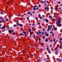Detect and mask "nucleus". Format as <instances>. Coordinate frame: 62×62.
I'll return each mask as SVG.
<instances>
[{
    "instance_id": "nucleus-1",
    "label": "nucleus",
    "mask_w": 62,
    "mask_h": 62,
    "mask_svg": "<svg viewBox=\"0 0 62 62\" xmlns=\"http://www.w3.org/2000/svg\"><path fill=\"white\" fill-rule=\"evenodd\" d=\"M60 23H61V21H60V20H58L56 22V24H60Z\"/></svg>"
},
{
    "instance_id": "nucleus-2",
    "label": "nucleus",
    "mask_w": 62,
    "mask_h": 62,
    "mask_svg": "<svg viewBox=\"0 0 62 62\" xmlns=\"http://www.w3.org/2000/svg\"><path fill=\"white\" fill-rule=\"evenodd\" d=\"M14 32V31H13V30L12 29L11 30H10V31H9L8 32L9 33H11V32Z\"/></svg>"
},
{
    "instance_id": "nucleus-3",
    "label": "nucleus",
    "mask_w": 62,
    "mask_h": 62,
    "mask_svg": "<svg viewBox=\"0 0 62 62\" xmlns=\"http://www.w3.org/2000/svg\"><path fill=\"white\" fill-rule=\"evenodd\" d=\"M17 25H20L21 27H22V26H23V25L22 24H20L18 23L17 24Z\"/></svg>"
},
{
    "instance_id": "nucleus-4",
    "label": "nucleus",
    "mask_w": 62,
    "mask_h": 62,
    "mask_svg": "<svg viewBox=\"0 0 62 62\" xmlns=\"http://www.w3.org/2000/svg\"><path fill=\"white\" fill-rule=\"evenodd\" d=\"M23 33L24 34H25V36H27V35L26 34V33H25V31H24L23 32Z\"/></svg>"
},
{
    "instance_id": "nucleus-5",
    "label": "nucleus",
    "mask_w": 62,
    "mask_h": 62,
    "mask_svg": "<svg viewBox=\"0 0 62 62\" xmlns=\"http://www.w3.org/2000/svg\"><path fill=\"white\" fill-rule=\"evenodd\" d=\"M5 28H6V26L5 25H3L2 26V29H4Z\"/></svg>"
},
{
    "instance_id": "nucleus-6",
    "label": "nucleus",
    "mask_w": 62,
    "mask_h": 62,
    "mask_svg": "<svg viewBox=\"0 0 62 62\" xmlns=\"http://www.w3.org/2000/svg\"><path fill=\"white\" fill-rule=\"evenodd\" d=\"M45 20L46 21V23H48L49 22V21L48 20V19H45Z\"/></svg>"
},
{
    "instance_id": "nucleus-7",
    "label": "nucleus",
    "mask_w": 62,
    "mask_h": 62,
    "mask_svg": "<svg viewBox=\"0 0 62 62\" xmlns=\"http://www.w3.org/2000/svg\"><path fill=\"white\" fill-rule=\"evenodd\" d=\"M28 31L29 32H30L31 31V29H29L28 30Z\"/></svg>"
},
{
    "instance_id": "nucleus-8",
    "label": "nucleus",
    "mask_w": 62,
    "mask_h": 62,
    "mask_svg": "<svg viewBox=\"0 0 62 62\" xmlns=\"http://www.w3.org/2000/svg\"><path fill=\"white\" fill-rule=\"evenodd\" d=\"M60 40H61L60 41H59V43H62V41L61 40H62V39H60Z\"/></svg>"
},
{
    "instance_id": "nucleus-9",
    "label": "nucleus",
    "mask_w": 62,
    "mask_h": 62,
    "mask_svg": "<svg viewBox=\"0 0 62 62\" xmlns=\"http://www.w3.org/2000/svg\"><path fill=\"white\" fill-rule=\"evenodd\" d=\"M13 26H14V27H17V25L16 24H15L13 25Z\"/></svg>"
},
{
    "instance_id": "nucleus-10",
    "label": "nucleus",
    "mask_w": 62,
    "mask_h": 62,
    "mask_svg": "<svg viewBox=\"0 0 62 62\" xmlns=\"http://www.w3.org/2000/svg\"><path fill=\"white\" fill-rule=\"evenodd\" d=\"M30 13H31L30 11H28L27 13V14L28 15L29 14L30 15Z\"/></svg>"
},
{
    "instance_id": "nucleus-11",
    "label": "nucleus",
    "mask_w": 62,
    "mask_h": 62,
    "mask_svg": "<svg viewBox=\"0 0 62 62\" xmlns=\"http://www.w3.org/2000/svg\"><path fill=\"white\" fill-rule=\"evenodd\" d=\"M47 33H47V32L46 31H45L44 32V34H45V35L47 34Z\"/></svg>"
},
{
    "instance_id": "nucleus-12",
    "label": "nucleus",
    "mask_w": 62,
    "mask_h": 62,
    "mask_svg": "<svg viewBox=\"0 0 62 62\" xmlns=\"http://www.w3.org/2000/svg\"><path fill=\"white\" fill-rule=\"evenodd\" d=\"M59 24V27H61V24Z\"/></svg>"
},
{
    "instance_id": "nucleus-13",
    "label": "nucleus",
    "mask_w": 62,
    "mask_h": 62,
    "mask_svg": "<svg viewBox=\"0 0 62 62\" xmlns=\"http://www.w3.org/2000/svg\"><path fill=\"white\" fill-rule=\"evenodd\" d=\"M48 53H49V54H51V52H50V50H48Z\"/></svg>"
},
{
    "instance_id": "nucleus-14",
    "label": "nucleus",
    "mask_w": 62,
    "mask_h": 62,
    "mask_svg": "<svg viewBox=\"0 0 62 62\" xmlns=\"http://www.w3.org/2000/svg\"><path fill=\"white\" fill-rule=\"evenodd\" d=\"M47 7H48V6H46V7L45 8V10H46L47 8Z\"/></svg>"
},
{
    "instance_id": "nucleus-15",
    "label": "nucleus",
    "mask_w": 62,
    "mask_h": 62,
    "mask_svg": "<svg viewBox=\"0 0 62 62\" xmlns=\"http://www.w3.org/2000/svg\"><path fill=\"white\" fill-rule=\"evenodd\" d=\"M55 54H56V55H57V54H58V52H56L55 53Z\"/></svg>"
},
{
    "instance_id": "nucleus-16",
    "label": "nucleus",
    "mask_w": 62,
    "mask_h": 62,
    "mask_svg": "<svg viewBox=\"0 0 62 62\" xmlns=\"http://www.w3.org/2000/svg\"><path fill=\"white\" fill-rule=\"evenodd\" d=\"M45 36H49V34H48V33H47L46 34Z\"/></svg>"
},
{
    "instance_id": "nucleus-17",
    "label": "nucleus",
    "mask_w": 62,
    "mask_h": 62,
    "mask_svg": "<svg viewBox=\"0 0 62 62\" xmlns=\"http://www.w3.org/2000/svg\"><path fill=\"white\" fill-rule=\"evenodd\" d=\"M31 46L32 47H34V45L32 44L31 45Z\"/></svg>"
},
{
    "instance_id": "nucleus-18",
    "label": "nucleus",
    "mask_w": 62,
    "mask_h": 62,
    "mask_svg": "<svg viewBox=\"0 0 62 62\" xmlns=\"http://www.w3.org/2000/svg\"><path fill=\"white\" fill-rule=\"evenodd\" d=\"M27 20H29V18L28 17H27Z\"/></svg>"
},
{
    "instance_id": "nucleus-19",
    "label": "nucleus",
    "mask_w": 62,
    "mask_h": 62,
    "mask_svg": "<svg viewBox=\"0 0 62 62\" xmlns=\"http://www.w3.org/2000/svg\"><path fill=\"white\" fill-rule=\"evenodd\" d=\"M10 2H8V3H7V4H8V5H10Z\"/></svg>"
},
{
    "instance_id": "nucleus-20",
    "label": "nucleus",
    "mask_w": 62,
    "mask_h": 62,
    "mask_svg": "<svg viewBox=\"0 0 62 62\" xmlns=\"http://www.w3.org/2000/svg\"><path fill=\"white\" fill-rule=\"evenodd\" d=\"M59 48L60 49H62V46H60L59 47Z\"/></svg>"
},
{
    "instance_id": "nucleus-21",
    "label": "nucleus",
    "mask_w": 62,
    "mask_h": 62,
    "mask_svg": "<svg viewBox=\"0 0 62 62\" xmlns=\"http://www.w3.org/2000/svg\"><path fill=\"white\" fill-rule=\"evenodd\" d=\"M36 33H37V35H39V32H36Z\"/></svg>"
},
{
    "instance_id": "nucleus-22",
    "label": "nucleus",
    "mask_w": 62,
    "mask_h": 62,
    "mask_svg": "<svg viewBox=\"0 0 62 62\" xmlns=\"http://www.w3.org/2000/svg\"><path fill=\"white\" fill-rule=\"evenodd\" d=\"M50 42H53V40H52V39H50Z\"/></svg>"
},
{
    "instance_id": "nucleus-23",
    "label": "nucleus",
    "mask_w": 62,
    "mask_h": 62,
    "mask_svg": "<svg viewBox=\"0 0 62 62\" xmlns=\"http://www.w3.org/2000/svg\"><path fill=\"white\" fill-rule=\"evenodd\" d=\"M42 30L44 31H45V29L43 28L42 29Z\"/></svg>"
},
{
    "instance_id": "nucleus-24",
    "label": "nucleus",
    "mask_w": 62,
    "mask_h": 62,
    "mask_svg": "<svg viewBox=\"0 0 62 62\" xmlns=\"http://www.w3.org/2000/svg\"><path fill=\"white\" fill-rule=\"evenodd\" d=\"M57 47L55 48L54 49L55 51H56V50H57Z\"/></svg>"
},
{
    "instance_id": "nucleus-25",
    "label": "nucleus",
    "mask_w": 62,
    "mask_h": 62,
    "mask_svg": "<svg viewBox=\"0 0 62 62\" xmlns=\"http://www.w3.org/2000/svg\"><path fill=\"white\" fill-rule=\"evenodd\" d=\"M45 41L46 42H48V39H46Z\"/></svg>"
},
{
    "instance_id": "nucleus-26",
    "label": "nucleus",
    "mask_w": 62,
    "mask_h": 62,
    "mask_svg": "<svg viewBox=\"0 0 62 62\" xmlns=\"http://www.w3.org/2000/svg\"><path fill=\"white\" fill-rule=\"evenodd\" d=\"M41 34L42 35H44V33H43V32H42L41 33Z\"/></svg>"
},
{
    "instance_id": "nucleus-27",
    "label": "nucleus",
    "mask_w": 62,
    "mask_h": 62,
    "mask_svg": "<svg viewBox=\"0 0 62 62\" xmlns=\"http://www.w3.org/2000/svg\"><path fill=\"white\" fill-rule=\"evenodd\" d=\"M56 13H57V12H55V13H54V15H55V14H56Z\"/></svg>"
},
{
    "instance_id": "nucleus-28",
    "label": "nucleus",
    "mask_w": 62,
    "mask_h": 62,
    "mask_svg": "<svg viewBox=\"0 0 62 62\" xmlns=\"http://www.w3.org/2000/svg\"><path fill=\"white\" fill-rule=\"evenodd\" d=\"M37 7V5L34 6V8H36V7Z\"/></svg>"
},
{
    "instance_id": "nucleus-29",
    "label": "nucleus",
    "mask_w": 62,
    "mask_h": 62,
    "mask_svg": "<svg viewBox=\"0 0 62 62\" xmlns=\"http://www.w3.org/2000/svg\"><path fill=\"white\" fill-rule=\"evenodd\" d=\"M52 21H55V19H54V18H53L52 19Z\"/></svg>"
},
{
    "instance_id": "nucleus-30",
    "label": "nucleus",
    "mask_w": 62,
    "mask_h": 62,
    "mask_svg": "<svg viewBox=\"0 0 62 62\" xmlns=\"http://www.w3.org/2000/svg\"><path fill=\"white\" fill-rule=\"evenodd\" d=\"M36 8H34L33 9V10H36Z\"/></svg>"
},
{
    "instance_id": "nucleus-31",
    "label": "nucleus",
    "mask_w": 62,
    "mask_h": 62,
    "mask_svg": "<svg viewBox=\"0 0 62 62\" xmlns=\"http://www.w3.org/2000/svg\"><path fill=\"white\" fill-rule=\"evenodd\" d=\"M18 16H19V17H20V16H21V14H19L18 15Z\"/></svg>"
},
{
    "instance_id": "nucleus-32",
    "label": "nucleus",
    "mask_w": 62,
    "mask_h": 62,
    "mask_svg": "<svg viewBox=\"0 0 62 62\" xmlns=\"http://www.w3.org/2000/svg\"><path fill=\"white\" fill-rule=\"evenodd\" d=\"M0 20H2L3 19V18L2 17H1L0 18Z\"/></svg>"
},
{
    "instance_id": "nucleus-33",
    "label": "nucleus",
    "mask_w": 62,
    "mask_h": 62,
    "mask_svg": "<svg viewBox=\"0 0 62 62\" xmlns=\"http://www.w3.org/2000/svg\"><path fill=\"white\" fill-rule=\"evenodd\" d=\"M46 3H48V4H50V2H48V1H46Z\"/></svg>"
},
{
    "instance_id": "nucleus-34",
    "label": "nucleus",
    "mask_w": 62,
    "mask_h": 62,
    "mask_svg": "<svg viewBox=\"0 0 62 62\" xmlns=\"http://www.w3.org/2000/svg\"><path fill=\"white\" fill-rule=\"evenodd\" d=\"M44 43H42L41 44V45H43L44 44Z\"/></svg>"
},
{
    "instance_id": "nucleus-35",
    "label": "nucleus",
    "mask_w": 62,
    "mask_h": 62,
    "mask_svg": "<svg viewBox=\"0 0 62 62\" xmlns=\"http://www.w3.org/2000/svg\"><path fill=\"white\" fill-rule=\"evenodd\" d=\"M29 26H31V24L30 23L29 24Z\"/></svg>"
},
{
    "instance_id": "nucleus-36",
    "label": "nucleus",
    "mask_w": 62,
    "mask_h": 62,
    "mask_svg": "<svg viewBox=\"0 0 62 62\" xmlns=\"http://www.w3.org/2000/svg\"><path fill=\"white\" fill-rule=\"evenodd\" d=\"M20 36H22L23 35V33H20Z\"/></svg>"
},
{
    "instance_id": "nucleus-37",
    "label": "nucleus",
    "mask_w": 62,
    "mask_h": 62,
    "mask_svg": "<svg viewBox=\"0 0 62 62\" xmlns=\"http://www.w3.org/2000/svg\"><path fill=\"white\" fill-rule=\"evenodd\" d=\"M59 19H60V21H61L62 19H61V18H59Z\"/></svg>"
},
{
    "instance_id": "nucleus-38",
    "label": "nucleus",
    "mask_w": 62,
    "mask_h": 62,
    "mask_svg": "<svg viewBox=\"0 0 62 62\" xmlns=\"http://www.w3.org/2000/svg\"><path fill=\"white\" fill-rule=\"evenodd\" d=\"M35 19L37 20H38V17H36L35 18Z\"/></svg>"
},
{
    "instance_id": "nucleus-39",
    "label": "nucleus",
    "mask_w": 62,
    "mask_h": 62,
    "mask_svg": "<svg viewBox=\"0 0 62 62\" xmlns=\"http://www.w3.org/2000/svg\"><path fill=\"white\" fill-rule=\"evenodd\" d=\"M30 15L31 16H32V14H31V13H30Z\"/></svg>"
},
{
    "instance_id": "nucleus-40",
    "label": "nucleus",
    "mask_w": 62,
    "mask_h": 62,
    "mask_svg": "<svg viewBox=\"0 0 62 62\" xmlns=\"http://www.w3.org/2000/svg\"><path fill=\"white\" fill-rule=\"evenodd\" d=\"M36 13V12L35 11H33L32 12V13Z\"/></svg>"
},
{
    "instance_id": "nucleus-41",
    "label": "nucleus",
    "mask_w": 62,
    "mask_h": 62,
    "mask_svg": "<svg viewBox=\"0 0 62 62\" xmlns=\"http://www.w3.org/2000/svg\"><path fill=\"white\" fill-rule=\"evenodd\" d=\"M38 24H39V25H40V23H39V22H38Z\"/></svg>"
},
{
    "instance_id": "nucleus-42",
    "label": "nucleus",
    "mask_w": 62,
    "mask_h": 62,
    "mask_svg": "<svg viewBox=\"0 0 62 62\" xmlns=\"http://www.w3.org/2000/svg\"><path fill=\"white\" fill-rule=\"evenodd\" d=\"M38 9H39V8H38V7H37L36 8V10H38Z\"/></svg>"
},
{
    "instance_id": "nucleus-43",
    "label": "nucleus",
    "mask_w": 62,
    "mask_h": 62,
    "mask_svg": "<svg viewBox=\"0 0 62 62\" xmlns=\"http://www.w3.org/2000/svg\"><path fill=\"white\" fill-rule=\"evenodd\" d=\"M57 3H58V4H60L61 3L60 2H57Z\"/></svg>"
},
{
    "instance_id": "nucleus-44",
    "label": "nucleus",
    "mask_w": 62,
    "mask_h": 62,
    "mask_svg": "<svg viewBox=\"0 0 62 62\" xmlns=\"http://www.w3.org/2000/svg\"><path fill=\"white\" fill-rule=\"evenodd\" d=\"M34 38H36V36L35 35H34L33 36Z\"/></svg>"
},
{
    "instance_id": "nucleus-45",
    "label": "nucleus",
    "mask_w": 62,
    "mask_h": 62,
    "mask_svg": "<svg viewBox=\"0 0 62 62\" xmlns=\"http://www.w3.org/2000/svg\"><path fill=\"white\" fill-rule=\"evenodd\" d=\"M46 49L47 50H49V48H48V47L47 48H46Z\"/></svg>"
},
{
    "instance_id": "nucleus-46",
    "label": "nucleus",
    "mask_w": 62,
    "mask_h": 62,
    "mask_svg": "<svg viewBox=\"0 0 62 62\" xmlns=\"http://www.w3.org/2000/svg\"><path fill=\"white\" fill-rule=\"evenodd\" d=\"M53 33V31H51L50 32V34H52Z\"/></svg>"
},
{
    "instance_id": "nucleus-47",
    "label": "nucleus",
    "mask_w": 62,
    "mask_h": 62,
    "mask_svg": "<svg viewBox=\"0 0 62 62\" xmlns=\"http://www.w3.org/2000/svg\"><path fill=\"white\" fill-rule=\"evenodd\" d=\"M39 7H41V5H39Z\"/></svg>"
},
{
    "instance_id": "nucleus-48",
    "label": "nucleus",
    "mask_w": 62,
    "mask_h": 62,
    "mask_svg": "<svg viewBox=\"0 0 62 62\" xmlns=\"http://www.w3.org/2000/svg\"><path fill=\"white\" fill-rule=\"evenodd\" d=\"M54 33H52V36H54Z\"/></svg>"
},
{
    "instance_id": "nucleus-49",
    "label": "nucleus",
    "mask_w": 62,
    "mask_h": 62,
    "mask_svg": "<svg viewBox=\"0 0 62 62\" xmlns=\"http://www.w3.org/2000/svg\"><path fill=\"white\" fill-rule=\"evenodd\" d=\"M53 41H55V39H54L53 40Z\"/></svg>"
},
{
    "instance_id": "nucleus-50",
    "label": "nucleus",
    "mask_w": 62,
    "mask_h": 62,
    "mask_svg": "<svg viewBox=\"0 0 62 62\" xmlns=\"http://www.w3.org/2000/svg\"><path fill=\"white\" fill-rule=\"evenodd\" d=\"M57 46L58 47H59V45L58 44H57Z\"/></svg>"
},
{
    "instance_id": "nucleus-51",
    "label": "nucleus",
    "mask_w": 62,
    "mask_h": 62,
    "mask_svg": "<svg viewBox=\"0 0 62 62\" xmlns=\"http://www.w3.org/2000/svg\"><path fill=\"white\" fill-rule=\"evenodd\" d=\"M39 50H42V51H43V49H39Z\"/></svg>"
},
{
    "instance_id": "nucleus-52",
    "label": "nucleus",
    "mask_w": 62,
    "mask_h": 62,
    "mask_svg": "<svg viewBox=\"0 0 62 62\" xmlns=\"http://www.w3.org/2000/svg\"><path fill=\"white\" fill-rule=\"evenodd\" d=\"M44 5L45 6H46L47 5V3H46L45 4H44Z\"/></svg>"
},
{
    "instance_id": "nucleus-53",
    "label": "nucleus",
    "mask_w": 62,
    "mask_h": 62,
    "mask_svg": "<svg viewBox=\"0 0 62 62\" xmlns=\"http://www.w3.org/2000/svg\"><path fill=\"white\" fill-rule=\"evenodd\" d=\"M2 23V21H0V23Z\"/></svg>"
},
{
    "instance_id": "nucleus-54",
    "label": "nucleus",
    "mask_w": 62,
    "mask_h": 62,
    "mask_svg": "<svg viewBox=\"0 0 62 62\" xmlns=\"http://www.w3.org/2000/svg\"><path fill=\"white\" fill-rule=\"evenodd\" d=\"M40 18L41 19H42V17H40Z\"/></svg>"
},
{
    "instance_id": "nucleus-55",
    "label": "nucleus",
    "mask_w": 62,
    "mask_h": 62,
    "mask_svg": "<svg viewBox=\"0 0 62 62\" xmlns=\"http://www.w3.org/2000/svg\"><path fill=\"white\" fill-rule=\"evenodd\" d=\"M48 29H51V28H48Z\"/></svg>"
},
{
    "instance_id": "nucleus-56",
    "label": "nucleus",
    "mask_w": 62,
    "mask_h": 62,
    "mask_svg": "<svg viewBox=\"0 0 62 62\" xmlns=\"http://www.w3.org/2000/svg\"><path fill=\"white\" fill-rule=\"evenodd\" d=\"M54 30H56V29L55 28H54Z\"/></svg>"
},
{
    "instance_id": "nucleus-57",
    "label": "nucleus",
    "mask_w": 62,
    "mask_h": 62,
    "mask_svg": "<svg viewBox=\"0 0 62 62\" xmlns=\"http://www.w3.org/2000/svg\"><path fill=\"white\" fill-rule=\"evenodd\" d=\"M39 36H40V37H42V36L41 35H40H40H39Z\"/></svg>"
},
{
    "instance_id": "nucleus-58",
    "label": "nucleus",
    "mask_w": 62,
    "mask_h": 62,
    "mask_svg": "<svg viewBox=\"0 0 62 62\" xmlns=\"http://www.w3.org/2000/svg\"><path fill=\"white\" fill-rule=\"evenodd\" d=\"M47 31H50V30H49V29H48L47 30Z\"/></svg>"
},
{
    "instance_id": "nucleus-59",
    "label": "nucleus",
    "mask_w": 62,
    "mask_h": 62,
    "mask_svg": "<svg viewBox=\"0 0 62 62\" xmlns=\"http://www.w3.org/2000/svg\"><path fill=\"white\" fill-rule=\"evenodd\" d=\"M48 27H49H49H50V25H49L48 26Z\"/></svg>"
},
{
    "instance_id": "nucleus-60",
    "label": "nucleus",
    "mask_w": 62,
    "mask_h": 62,
    "mask_svg": "<svg viewBox=\"0 0 62 62\" xmlns=\"http://www.w3.org/2000/svg\"><path fill=\"white\" fill-rule=\"evenodd\" d=\"M49 9V7H47V8H46V9Z\"/></svg>"
},
{
    "instance_id": "nucleus-61",
    "label": "nucleus",
    "mask_w": 62,
    "mask_h": 62,
    "mask_svg": "<svg viewBox=\"0 0 62 62\" xmlns=\"http://www.w3.org/2000/svg\"><path fill=\"white\" fill-rule=\"evenodd\" d=\"M55 9H56V10H57L58 9V8H55Z\"/></svg>"
},
{
    "instance_id": "nucleus-62",
    "label": "nucleus",
    "mask_w": 62,
    "mask_h": 62,
    "mask_svg": "<svg viewBox=\"0 0 62 62\" xmlns=\"http://www.w3.org/2000/svg\"><path fill=\"white\" fill-rule=\"evenodd\" d=\"M16 22H17V23H19V21H18V20H17Z\"/></svg>"
},
{
    "instance_id": "nucleus-63",
    "label": "nucleus",
    "mask_w": 62,
    "mask_h": 62,
    "mask_svg": "<svg viewBox=\"0 0 62 62\" xmlns=\"http://www.w3.org/2000/svg\"><path fill=\"white\" fill-rule=\"evenodd\" d=\"M1 14H3V13L2 12H1Z\"/></svg>"
},
{
    "instance_id": "nucleus-64",
    "label": "nucleus",
    "mask_w": 62,
    "mask_h": 62,
    "mask_svg": "<svg viewBox=\"0 0 62 62\" xmlns=\"http://www.w3.org/2000/svg\"><path fill=\"white\" fill-rule=\"evenodd\" d=\"M39 34H41V32H40V31H39Z\"/></svg>"
}]
</instances>
